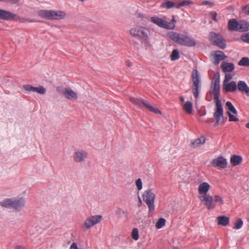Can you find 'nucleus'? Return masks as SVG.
<instances>
[{"label":"nucleus","mask_w":249,"mask_h":249,"mask_svg":"<svg viewBox=\"0 0 249 249\" xmlns=\"http://www.w3.org/2000/svg\"><path fill=\"white\" fill-rule=\"evenodd\" d=\"M223 89L226 92H234L237 89V84L235 81L223 84Z\"/></svg>","instance_id":"obj_18"},{"label":"nucleus","mask_w":249,"mask_h":249,"mask_svg":"<svg viewBox=\"0 0 249 249\" xmlns=\"http://www.w3.org/2000/svg\"><path fill=\"white\" fill-rule=\"evenodd\" d=\"M214 57V63L215 65H218L219 62L227 58L224 53L222 51H215L213 54Z\"/></svg>","instance_id":"obj_20"},{"label":"nucleus","mask_w":249,"mask_h":249,"mask_svg":"<svg viewBox=\"0 0 249 249\" xmlns=\"http://www.w3.org/2000/svg\"><path fill=\"white\" fill-rule=\"evenodd\" d=\"M210 185L206 182L201 183L198 188V192L199 196L208 195L207 193L210 188Z\"/></svg>","instance_id":"obj_17"},{"label":"nucleus","mask_w":249,"mask_h":249,"mask_svg":"<svg viewBox=\"0 0 249 249\" xmlns=\"http://www.w3.org/2000/svg\"><path fill=\"white\" fill-rule=\"evenodd\" d=\"M46 89L42 86L35 87L34 92H37L40 94H44L46 92Z\"/></svg>","instance_id":"obj_37"},{"label":"nucleus","mask_w":249,"mask_h":249,"mask_svg":"<svg viewBox=\"0 0 249 249\" xmlns=\"http://www.w3.org/2000/svg\"><path fill=\"white\" fill-rule=\"evenodd\" d=\"M171 21L173 22V23H175L176 22V19H175V16H172V19L171 20Z\"/></svg>","instance_id":"obj_51"},{"label":"nucleus","mask_w":249,"mask_h":249,"mask_svg":"<svg viewBox=\"0 0 249 249\" xmlns=\"http://www.w3.org/2000/svg\"><path fill=\"white\" fill-rule=\"evenodd\" d=\"M16 15L6 10L0 9V19L5 20L15 19Z\"/></svg>","instance_id":"obj_16"},{"label":"nucleus","mask_w":249,"mask_h":249,"mask_svg":"<svg viewBox=\"0 0 249 249\" xmlns=\"http://www.w3.org/2000/svg\"><path fill=\"white\" fill-rule=\"evenodd\" d=\"M129 33L131 36L140 40L142 42H146L148 37L149 31L146 28L139 26L131 28Z\"/></svg>","instance_id":"obj_4"},{"label":"nucleus","mask_w":249,"mask_h":249,"mask_svg":"<svg viewBox=\"0 0 249 249\" xmlns=\"http://www.w3.org/2000/svg\"><path fill=\"white\" fill-rule=\"evenodd\" d=\"M192 80L193 82V92L195 97L197 98L199 96L200 80L199 73L196 70H195L193 71Z\"/></svg>","instance_id":"obj_9"},{"label":"nucleus","mask_w":249,"mask_h":249,"mask_svg":"<svg viewBox=\"0 0 249 249\" xmlns=\"http://www.w3.org/2000/svg\"><path fill=\"white\" fill-rule=\"evenodd\" d=\"M243 225V222L241 218H238L234 223L233 227L234 229L238 230L242 228Z\"/></svg>","instance_id":"obj_35"},{"label":"nucleus","mask_w":249,"mask_h":249,"mask_svg":"<svg viewBox=\"0 0 249 249\" xmlns=\"http://www.w3.org/2000/svg\"><path fill=\"white\" fill-rule=\"evenodd\" d=\"M228 25L230 30L238 31L239 22L236 19H230L228 22Z\"/></svg>","instance_id":"obj_22"},{"label":"nucleus","mask_w":249,"mask_h":249,"mask_svg":"<svg viewBox=\"0 0 249 249\" xmlns=\"http://www.w3.org/2000/svg\"><path fill=\"white\" fill-rule=\"evenodd\" d=\"M232 76L231 74L226 73L223 84L230 82V81L232 79Z\"/></svg>","instance_id":"obj_41"},{"label":"nucleus","mask_w":249,"mask_h":249,"mask_svg":"<svg viewBox=\"0 0 249 249\" xmlns=\"http://www.w3.org/2000/svg\"><path fill=\"white\" fill-rule=\"evenodd\" d=\"M0 205L6 208H12L13 199L6 198L0 202Z\"/></svg>","instance_id":"obj_27"},{"label":"nucleus","mask_w":249,"mask_h":249,"mask_svg":"<svg viewBox=\"0 0 249 249\" xmlns=\"http://www.w3.org/2000/svg\"><path fill=\"white\" fill-rule=\"evenodd\" d=\"M15 249H26L25 247L22 246H17Z\"/></svg>","instance_id":"obj_50"},{"label":"nucleus","mask_w":249,"mask_h":249,"mask_svg":"<svg viewBox=\"0 0 249 249\" xmlns=\"http://www.w3.org/2000/svg\"><path fill=\"white\" fill-rule=\"evenodd\" d=\"M136 185L138 190L140 191L142 190V179L141 178H138V179L136 180Z\"/></svg>","instance_id":"obj_42"},{"label":"nucleus","mask_w":249,"mask_h":249,"mask_svg":"<svg viewBox=\"0 0 249 249\" xmlns=\"http://www.w3.org/2000/svg\"><path fill=\"white\" fill-rule=\"evenodd\" d=\"M177 4L172 1L169 0H165L164 2H163L160 5L161 8H165L167 9H171L173 7H176Z\"/></svg>","instance_id":"obj_25"},{"label":"nucleus","mask_w":249,"mask_h":249,"mask_svg":"<svg viewBox=\"0 0 249 249\" xmlns=\"http://www.w3.org/2000/svg\"><path fill=\"white\" fill-rule=\"evenodd\" d=\"M179 99L182 103H183L184 101V98L183 97L180 96Z\"/></svg>","instance_id":"obj_53"},{"label":"nucleus","mask_w":249,"mask_h":249,"mask_svg":"<svg viewBox=\"0 0 249 249\" xmlns=\"http://www.w3.org/2000/svg\"><path fill=\"white\" fill-rule=\"evenodd\" d=\"M166 220L163 218H160L156 223V227L158 229L162 228L165 225Z\"/></svg>","instance_id":"obj_31"},{"label":"nucleus","mask_w":249,"mask_h":249,"mask_svg":"<svg viewBox=\"0 0 249 249\" xmlns=\"http://www.w3.org/2000/svg\"><path fill=\"white\" fill-rule=\"evenodd\" d=\"M245 12L249 14V4L244 7Z\"/></svg>","instance_id":"obj_49"},{"label":"nucleus","mask_w":249,"mask_h":249,"mask_svg":"<svg viewBox=\"0 0 249 249\" xmlns=\"http://www.w3.org/2000/svg\"><path fill=\"white\" fill-rule=\"evenodd\" d=\"M167 36L174 42L182 46L193 47L196 45L193 39L182 34L171 31L167 34Z\"/></svg>","instance_id":"obj_2"},{"label":"nucleus","mask_w":249,"mask_h":249,"mask_svg":"<svg viewBox=\"0 0 249 249\" xmlns=\"http://www.w3.org/2000/svg\"><path fill=\"white\" fill-rule=\"evenodd\" d=\"M138 16L140 17H142V15H141L140 14H138Z\"/></svg>","instance_id":"obj_55"},{"label":"nucleus","mask_w":249,"mask_h":249,"mask_svg":"<svg viewBox=\"0 0 249 249\" xmlns=\"http://www.w3.org/2000/svg\"><path fill=\"white\" fill-rule=\"evenodd\" d=\"M0 1H2V0H0Z\"/></svg>","instance_id":"obj_57"},{"label":"nucleus","mask_w":249,"mask_h":249,"mask_svg":"<svg viewBox=\"0 0 249 249\" xmlns=\"http://www.w3.org/2000/svg\"><path fill=\"white\" fill-rule=\"evenodd\" d=\"M237 89L240 91L245 92L248 96H249V87L245 82L239 81L237 84Z\"/></svg>","instance_id":"obj_19"},{"label":"nucleus","mask_w":249,"mask_h":249,"mask_svg":"<svg viewBox=\"0 0 249 249\" xmlns=\"http://www.w3.org/2000/svg\"><path fill=\"white\" fill-rule=\"evenodd\" d=\"M239 66L249 67V58L246 57L242 58L238 63Z\"/></svg>","instance_id":"obj_32"},{"label":"nucleus","mask_w":249,"mask_h":249,"mask_svg":"<svg viewBox=\"0 0 249 249\" xmlns=\"http://www.w3.org/2000/svg\"><path fill=\"white\" fill-rule=\"evenodd\" d=\"M150 20L154 24L162 28L171 30L175 27V25L174 23L166 21L163 19L156 16L151 17Z\"/></svg>","instance_id":"obj_8"},{"label":"nucleus","mask_w":249,"mask_h":249,"mask_svg":"<svg viewBox=\"0 0 249 249\" xmlns=\"http://www.w3.org/2000/svg\"><path fill=\"white\" fill-rule=\"evenodd\" d=\"M126 64L127 66H128V67H130L131 65V63L129 61H126Z\"/></svg>","instance_id":"obj_52"},{"label":"nucleus","mask_w":249,"mask_h":249,"mask_svg":"<svg viewBox=\"0 0 249 249\" xmlns=\"http://www.w3.org/2000/svg\"><path fill=\"white\" fill-rule=\"evenodd\" d=\"M227 113L229 117V121L231 122H237L238 121L239 119L237 117H236L235 116L232 115L231 112H229V111H227Z\"/></svg>","instance_id":"obj_40"},{"label":"nucleus","mask_w":249,"mask_h":249,"mask_svg":"<svg viewBox=\"0 0 249 249\" xmlns=\"http://www.w3.org/2000/svg\"><path fill=\"white\" fill-rule=\"evenodd\" d=\"M102 219V216L100 215H94L87 217L82 225V228L84 231H87L97 224L99 223Z\"/></svg>","instance_id":"obj_7"},{"label":"nucleus","mask_w":249,"mask_h":249,"mask_svg":"<svg viewBox=\"0 0 249 249\" xmlns=\"http://www.w3.org/2000/svg\"><path fill=\"white\" fill-rule=\"evenodd\" d=\"M241 39L244 42L249 43V33L243 35L241 36Z\"/></svg>","instance_id":"obj_43"},{"label":"nucleus","mask_w":249,"mask_h":249,"mask_svg":"<svg viewBox=\"0 0 249 249\" xmlns=\"http://www.w3.org/2000/svg\"><path fill=\"white\" fill-rule=\"evenodd\" d=\"M211 164L214 167H217L221 169H224L227 166V160L222 156H219L213 160Z\"/></svg>","instance_id":"obj_15"},{"label":"nucleus","mask_w":249,"mask_h":249,"mask_svg":"<svg viewBox=\"0 0 249 249\" xmlns=\"http://www.w3.org/2000/svg\"><path fill=\"white\" fill-rule=\"evenodd\" d=\"M210 15L211 18L213 19V20L217 21V13L215 12H211L210 13Z\"/></svg>","instance_id":"obj_46"},{"label":"nucleus","mask_w":249,"mask_h":249,"mask_svg":"<svg viewBox=\"0 0 249 249\" xmlns=\"http://www.w3.org/2000/svg\"><path fill=\"white\" fill-rule=\"evenodd\" d=\"M242 161V157L238 155H232L230 159L231 163L232 164L233 166H235L240 164L241 163Z\"/></svg>","instance_id":"obj_24"},{"label":"nucleus","mask_w":249,"mask_h":249,"mask_svg":"<svg viewBox=\"0 0 249 249\" xmlns=\"http://www.w3.org/2000/svg\"><path fill=\"white\" fill-rule=\"evenodd\" d=\"M26 200L23 197L13 199L12 208L16 211H21L25 206Z\"/></svg>","instance_id":"obj_14"},{"label":"nucleus","mask_w":249,"mask_h":249,"mask_svg":"<svg viewBox=\"0 0 249 249\" xmlns=\"http://www.w3.org/2000/svg\"><path fill=\"white\" fill-rule=\"evenodd\" d=\"M217 223L218 225L226 226L229 225L230 219L225 215L219 216L217 217Z\"/></svg>","instance_id":"obj_23"},{"label":"nucleus","mask_w":249,"mask_h":249,"mask_svg":"<svg viewBox=\"0 0 249 249\" xmlns=\"http://www.w3.org/2000/svg\"><path fill=\"white\" fill-rule=\"evenodd\" d=\"M129 101L132 104L141 108H142L143 107H144L149 111L153 112L155 113H161V112L159 109L152 106L148 102L143 100L142 99L130 97Z\"/></svg>","instance_id":"obj_5"},{"label":"nucleus","mask_w":249,"mask_h":249,"mask_svg":"<svg viewBox=\"0 0 249 249\" xmlns=\"http://www.w3.org/2000/svg\"><path fill=\"white\" fill-rule=\"evenodd\" d=\"M212 93L215 101L216 108L214 112V117L216 120V124H218L223 118V110L219 97L220 94V85L219 82L215 81L213 88Z\"/></svg>","instance_id":"obj_1"},{"label":"nucleus","mask_w":249,"mask_h":249,"mask_svg":"<svg viewBox=\"0 0 249 249\" xmlns=\"http://www.w3.org/2000/svg\"><path fill=\"white\" fill-rule=\"evenodd\" d=\"M210 39L213 44L216 45L221 49H224L226 46V43L223 38L219 34L212 32L210 34Z\"/></svg>","instance_id":"obj_10"},{"label":"nucleus","mask_w":249,"mask_h":249,"mask_svg":"<svg viewBox=\"0 0 249 249\" xmlns=\"http://www.w3.org/2000/svg\"><path fill=\"white\" fill-rule=\"evenodd\" d=\"M226 106L228 108V111L229 112L232 113L233 114H236L237 113V111L234 106L232 105L231 102L228 101L226 103Z\"/></svg>","instance_id":"obj_30"},{"label":"nucleus","mask_w":249,"mask_h":249,"mask_svg":"<svg viewBox=\"0 0 249 249\" xmlns=\"http://www.w3.org/2000/svg\"><path fill=\"white\" fill-rule=\"evenodd\" d=\"M131 237L135 241L138 240L139 237V231L137 228H134L131 232Z\"/></svg>","instance_id":"obj_36"},{"label":"nucleus","mask_w":249,"mask_h":249,"mask_svg":"<svg viewBox=\"0 0 249 249\" xmlns=\"http://www.w3.org/2000/svg\"><path fill=\"white\" fill-rule=\"evenodd\" d=\"M155 197L156 195L152 189L146 190L143 193V200L147 205L149 212H152L155 210Z\"/></svg>","instance_id":"obj_6"},{"label":"nucleus","mask_w":249,"mask_h":249,"mask_svg":"<svg viewBox=\"0 0 249 249\" xmlns=\"http://www.w3.org/2000/svg\"><path fill=\"white\" fill-rule=\"evenodd\" d=\"M201 5H208L210 7H212L214 5V3L209 1H203L200 4Z\"/></svg>","instance_id":"obj_45"},{"label":"nucleus","mask_w":249,"mask_h":249,"mask_svg":"<svg viewBox=\"0 0 249 249\" xmlns=\"http://www.w3.org/2000/svg\"><path fill=\"white\" fill-rule=\"evenodd\" d=\"M193 104L190 101H187L183 105V108L186 112L191 114L192 113Z\"/></svg>","instance_id":"obj_29"},{"label":"nucleus","mask_w":249,"mask_h":249,"mask_svg":"<svg viewBox=\"0 0 249 249\" xmlns=\"http://www.w3.org/2000/svg\"><path fill=\"white\" fill-rule=\"evenodd\" d=\"M213 201L216 204L217 203L218 205H222L224 204V201L222 197L219 195H215L213 197Z\"/></svg>","instance_id":"obj_34"},{"label":"nucleus","mask_w":249,"mask_h":249,"mask_svg":"<svg viewBox=\"0 0 249 249\" xmlns=\"http://www.w3.org/2000/svg\"><path fill=\"white\" fill-rule=\"evenodd\" d=\"M198 198L208 210H212L215 208L216 204L213 201V197L210 195L199 196Z\"/></svg>","instance_id":"obj_11"},{"label":"nucleus","mask_w":249,"mask_h":249,"mask_svg":"<svg viewBox=\"0 0 249 249\" xmlns=\"http://www.w3.org/2000/svg\"><path fill=\"white\" fill-rule=\"evenodd\" d=\"M246 127L248 129H249V122L246 124Z\"/></svg>","instance_id":"obj_54"},{"label":"nucleus","mask_w":249,"mask_h":249,"mask_svg":"<svg viewBox=\"0 0 249 249\" xmlns=\"http://www.w3.org/2000/svg\"><path fill=\"white\" fill-rule=\"evenodd\" d=\"M116 214L120 217L122 214H124L126 216L128 214V213L127 211H124L121 209H118L116 211Z\"/></svg>","instance_id":"obj_39"},{"label":"nucleus","mask_w":249,"mask_h":249,"mask_svg":"<svg viewBox=\"0 0 249 249\" xmlns=\"http://www.w3.org/2000/svg\"><path fill=\"white\" fill-rule=\"evenodd\" d=\"M70 249H78L76 244L75 243H73L71 245Z\"/></svg>","instance_id":"obj_47"},{"label":"nucleus","mask_w":249,"mask_h":249,"mask_svg":"<svg viewBox=\"0 0 249 249\" xmlns=\"http://www.w3.org/2000/svg\"><path fill=\"white\" fill-rule=\"evenodd\" d=\"M192 3H193V2H192V1H190L189 0H183L177 5L176 8L178 9L181 7L188 6Z\"/></svg>","instance_id":"obj_38"},{"label":"nucleus","mask_w":249,"mask_h":249,"mask_svg":"<svg viewBox=\"0 0 249 249\" xmlns=\"http://www.w3.org/2000/svg\"><path fill=\"white\" fill-rule=\"evenodd\" d=\"M38 16L43 18L50 20H60L66 16L65 13L61 11H53L41 10L38 12Z\"/></svg>","instance_id":"obj_3"},{"label":"nucleus","mask_w":249,"mask_h":249,"mask_svg":"<svg viewBox=\"0 0 249 249\" xmlns=\"http://www.w3.org/2000/svg\"><path fill=\"white\" fill-rule=\"evenodd\" d=\"M173 249H179L177 248H174Z\"/></svg>","instance_id":"obj_56"},{"label":"nucleus","mask_w":249,"mask_h":249,"mask_svg":"<svg viewBox=\"0 0 249 249\" xmlns=\"http://www.w3.org/2000/svg\"><path fill=\"white\" fill-rule=\"evenodd\" d=\"M18 0H2V1H6L8 2L12 3H16L18 1Z\"/></svg>","instance_id":"obj_48"},{"label":"nucleus","mask_w":249,"mask_h":249,"mask_svg":"<svg viewBox=\"0 0 249 249\" xmlns=\"http://www.w3.org/2000/svg\"><path fill=\"white\" fill-rule=\"evenodd\" d=\"M249 30V23L245 21L239 22L238 31L244 32Z\"/></svg>","instance_id":"obj_28"},{"label":"nucleus","mask_w":249,"mask_h":249,"mask_svg":"<svg viewBox=\"0 0 249 249\" xmlns=\"http://www.w3.org/2000/svg\"><path fill=\"white\" fill-rule=\"evenodd\" d=\"M205 142V139L204 137L196 139L195 141L192 142L191 143V147L196 148L199 146L200 145L204 143Z\"/></svg>","instance_id":"obj_26"},{"label":"nucleus","mask_w":249,"mask_h":249,"mask_svg":"<svg viewBox=\"0 0 249 249\" xmlns=\"http://www.w3.org/2000/svg\"><path fill=\"white\" fill-rule=\"evenodd\" d=\"M222 71L225 72H229L234 69V64L232 63L223 62L221 65Z\"/></svg>","instance_id":"obj_21"},{"label":"nucleus","mask_w":249,"mask_h":249,"mask_svg":"<svg viewBox=\"0 0 249 249\" xmlns=\"http://www.w3.org/2000/svg\"><path fill=\"white\" fill-rule=\"evenodd\" d=\"M170 58L172 61H175L179 58V52L177 49H174L173 50L172 53L170 55Z\"/></svg>","instance_id":"obj_33"},{"label":"nucleus","mask_w":249,"mask_h":249,"mask_svg":"<svg viewBox=\"0 0 249 249\" xmlns=\"http://www.w3.org/2000/svg\"><path fill=\"white\" fill-rule=\"evenodd\" d=\"M75 162H82L88 157V153L83 150H75L72 156Z\"/></svg>","instance_id":"obj_13"},{"label":"nucleus","mask_w":249,"mask_h":249,"mask_svg":"<svg viewBox=\"0 0 249 249\" xmlns=\"http://www.w3.org/2000/svg\"><path fill=\"white\" fill-rule=\"evenodd\" d=\"M34 87L30 85H25L23 86V89L28 91H33L34 90Z\"/></svg>","instance_id":"obj_44"},{"label":"nucleus","mask_w":249,"mask_h":249,"mask_svg":"<svg viewBox=\"0 0 249 249\" xmlns=\"http://www.w3.org/2000/svg\"><path fill=\"white\" fill-rule=\"evenodd\" d=\"M58 91L68 100H76L78 98L77 93L70 88H63Z\"/></svg>","instance_id":"obj_12"}]
</instances>
